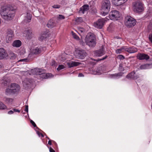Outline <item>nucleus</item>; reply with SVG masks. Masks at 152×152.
Instances as JSON below:
<instances>
[{"mask_svg": "<svg viewBox=\"0 0 152 152\" xmlns=\"http://www.w3.org/2000/svg\"><path fill=\"white\" fill-rule=\"evenodd\" d=\"M107 56H106L105 57H104V58H103L102 59H99V60H94L98 61H99L102 60H103L104 59H105L106 58H107Z\"/></svg>", "mask_w": 152, "mask_h": 152, "instance_id": "44", "label": "nucleus"}, {"mask_svg": "<svg viewBox=\"0 0 152 152\" xmlns=\"http://www.w3.org/2000/svg\"><path fill=\"white\" fill-rule=\"evenodd\" d=\"M12 90V89L11 88L10 86L9 88H8L6 90V94L8 95L9 94H10L12 93H14L13 91Z\"/></svg>", "mask_w": 152, "mask_h": 152, "instance_id": "32", "label": "nucleus"}, {"mask_svg": "<svg viewBox=\"0 0 152 152\" xmlns=\"http://www.w3.org/2000/svg\"><path fill=\"white\" fill-rule=\"evenodd\" d=\"M72 35L73 36V37L75 39L77 40H79V37L76 35V34L74 33L73 32H72Z\"/></svg>", "mask_w": 152, "mask_h": 152, "instance_id": "36", "label": "nucleus"}, {"mask_svg": "<svg viewBox=\"0 0 152 152\" xmlns=\"http://www.w3.org/2000/svg\"><path fill=\"white\" fill-rule=\"evenodd\" d=\"M148 31L151 32L148 36L149 40L152 43V24H150L148 26Z\"/></svg>", "mask_w": 152, "mask_h": 152, "instance_id": "20", "label": "nucleus"}, {"mask_svg": "<svg viewBox=\"0 0 152 152\" xmlns=\"http://www.w3.org/2000/svg\"><path fill=\"white\" fill-rule=\"evenodd\" d=\"M64 66L63 65H59L57 68V69L58 71H59L60 70L64 68Z\"/></svg>", "mask_w": 152, "mask_h": 152, "instance_id": "37", "label": "nucleus"}, {"mask_svg": "<svg viewBox=\"0 0 152 152\" xmlns=\"http://www.w3.org/2000/svg\"><path fill=\"white\" fill-rule=\"evenodd\" d=\"M12 45L13 47H19L21 45V42L19 40H16L14 41Z\"/></svg>", "mask_w": 152, "mask_h": 152, "instance_id": "28", "label": "nucleus"}, {"mask_svg": "<svg viewBox=\"0 0 152 152\" xmlns=\"http://www.w3.org/2000/svg\"><path fill=\"white\" fill-rule=\"evenodd\" d=\"M89 6L88 5H84L80 8L79 12V13L84 14V12L89 9Z\"/></svg>", "mask_w": 152, "mask_h": 152, "instance_id": "18", "label": "nucleus"}, {"mask_svg": "<svg viewBox=\"0 0 152 152\" xmlns=\"http://www.w3.org/2000/svg\"><path fill=\"white\" fill-rule=\"evenodd\" d=\"M47 137L48 140H50V138L49 137Z\"/></svg>", "mask_w": 152, "mask_h": 152, "instance_id": "56", "label": "nucleus"}, {"mask_svg": "<svg viewBox=\"0 0 152 152\" xmlns=\"http://www.w3.org/2000/svg\"><path fill=\"white\" fill-rule=\"evenodd\" d=\"M5 102L8 103H11L13 101V99L11 98H6L5 100Z\"/></svg>", "mask_w": 152, "mask_h": 152, "instance_id": "35", "label": "nucleus"}, {"mask_svg": "<svg viewBox=\"0 0 152 152\" xmlns=\"http://www.w3.org/2000/svg\"><path fill=\"white\" fill-rule=\"evenodd\" d=\"M137 57V59L140 60H148L149 58V57L148 55L141 53L138 54Z\"/></svg>", "mask_w": 152, "mask_h": 152, "instance_id": "15", "label": "nucleus"}, {"mask_svg": "<svg viewBox=\"0 0 152 152\" xmlns=\"http://www.w3.org/2000/svg\"><path fill=\"white\" fill-rule=\"evenodd\" d=\"M121 1V0H113V3L115 5L119 6L122 4Z\"/></svg>", "mask_w": 152, "mask_h": 152, "instance_id": "31", "label": "nucleus"}, {"mask_svg": "<svg viewBox=\"0 0 152 152\" xmlns=\"http://www.w3.org/2000/svg\"><path fill=\"white\" fill-rule=\"evenodd\" d=\"M25 36L27 39H31L32 36V31L31 29H27L24 31L23 32Z\"/></svg>", "mask_w": 152, "mask_h": 152, "instance_id": "14", "label": "nucleus"}, {"mask_svg": "<svg viewBox=\"0 0 152 152\" xmlns=\"http://www.w3.org/2000/svg\"><path fill=\"white\" fill-rule=\"evenodd\" d=\"M15 10L12 6H4L0 9V14L3 18L7 20H12L15 15Z\"/></svg>", "mask_w": 152, "mask_h": 152, "instance_id": "1", "label": "nucleus"}, {"mask_svg": "<svg viewBox=\"0 0 152 152\" xmlns=\"http://www.w3.org/2000/svg\"><path fill=\"white\" fill-rule=\"evenodd\" d=\"M109 17L111 20H118L120 17V14L118 11L114 10L110 12Z\"/></svg>", "mask_w": 152, "mask_h": 152, "instance_id": "7", "label": "nucleus"}, {"mask_svg": "<svg viewBox=\"0 0 152 152\" xmlns=\"http://www.w3.org/2000/svg\"><path fill=\"white\" fill-rule=\"evenodd\" d=\"M104 21L103 19H99L93 23L94 26L96 28L101 29L103 26Z\"/></svg>", "mask_w": 152, "mask_h": 152, "instance_id": "9", "label": "nucleus"}, {"mask_svg": "<svg viewBox=\"0 0 152 152\" xmlns=\"http://www.w3.org/2000/svg\"><path fill=\"white\" fill-rule=\"evenodd\" d=\"M67 65L69 68L76 66L79 65L80 63L77 62L72 61L67 63Z\"/></svg>", "mask_w": 152, "mask_h": 152, "instance_id": "19", "label": "nucleus"}, {"mask_svg": "<svg viewBox=\"0 0 152 152\" xmlns=\"http://www.w3.org/2000/svg\"><path fill=\"white\" fill-rule=\"evenodd\" d=\"M56 25L54 21L52 20H50L48 22L47 26L49 28H52Z\"/></svg>", "mask_w": 152, "mask_h": 152, "instance_id": "25", "label": "nucleus"}, {"mask_svg": "<svg viewBox=\"0 0 152 152\" xmlns=\"http://www.w3.org/2000/svg\"><path fill=\"white\" fill-rule=\"evenodd\" d=\"M7 106L2 102H0V110H4L7 109Z\"/></svg>", "mask_w": 152, "mask_h": 152, "instance_id": "33", "label": "nucleus"}, {"mask_svg": "<svg viewBox=\"0 0 152 152\" xmlns=\"http://www.w3.org/2000/svg\"><path fill=\"white\" fill-rule=\"evenodd\" d=\"M125 51L130 53H134L137 51V49L134 46L128 47L125 46Z\"/></svg>", "mask_w": 152, "mask_h": 152, "instance_id": "13", "label": "nucleus"}, {"mask_svg": "<svg viewBox=\"0 0 152 152\" xmlns=\"http://www.w3.org/2000/svg\"><path fill=\"white\" fill-rule=\"evenodd\" d=\"M105 53L104 51V49L103 47H102L99 50H97L95 51L94 55L97 56H101L103 55Z\"/></svg>", "mask_w": 152, "mask_h": 152, "instance_id": "16", "label": "nucleus"}, {"mask_svg": "<svg viewBox=\"0 0 152 152\" xmlns=\"http://www.w3.org/2000/svg\"><path fill=\"white\" fill-rule=\"evenodd\" d=\"M111 6L110 0H103L101 3V11L102 15L105 16L107 14L110 9Z\"/></svg>", "mask_w": 152, "mask_h": 152, "instance_id": "2", "label": "nucleus"}, {"mask_svg": "<svg viewBox=\"0 0 152 152\" xmlns=\"http://www.w3.org/2000/svg\"><path fill=\"white\" fill-rule=\"evenodd\" d=\"M10 87L12 89L14 93L16 92L19 91L20 87L19 85L13 83L11 84Z\"/></svg>", "mask_w": 152, "mask_h": 152, "instance_id": "17", "label": "nucleus"}, {"mask_svg": "<svg viewBox=\"0 0 152 152\" xmlns=\"http://www.w3.org/2000/svg\"><path fill=\"white\" fill-rule=\"evenodd\" d=\"M1 19L0 18V24H1Z\"/></svg>", "mask_w": 152, "mask_h": 152, "instance_id": "55", "label": "nucleus"}, {"mask_svg": "<svg viewBox=\"0 0 152 152\" xmlns=\"http://www.w3.org/2000/svg\"><path fill=\"white\" fill-rule=\"evenodd\" d=\"M52 76L51 73L42 72L40 75V77L43 79H47Z\"/></svg>", "mask_w": 152, "mask_h": 152, "instance_id": "23", "label": "nucleus"}, {"mask_svg": "<svg viewBox=\"0 0 152 152\" xmlns=\"http://www.w3.org/2000/svg\"><path fill=\"white\" fill-rule=\"evenodd\" d=\"M84 76V75L81 73H80L78 74V76L81 77H83Z\"/></svg>", "mask_w": 152, "mask_h": 152, "instance_id": "51", "label": "nucleus"}, {"mask_svg": "<svg viewBox=\"0 0 152 152\" xmlns=\"http://www.w3.org/2000/svg\"><path fill=\"white\" fill-rule=\"evenodd\" d=\"M75 55L77 58L83 59L87 56V53L85 50L77 49L75 51Z\"/></svg>", "mask_w": 152, "mask_h": 152, "instance_id": "5", "label": "nucleus"}, {"mask_svg": "<svg viewBox=\"0 0 152 152\" xmlns=\"http://www.w3.org/2000/svg\"><path fill=\"white\" fill-rule=\"evenodd\" d=\"M13 31L11 29H8L7 32L6 41L7 43H9L13 40L14 37Z\"/></svg>", "mask_w": 152, "mask_h": 152, "instance_id": "8", "label": "nucleus"}, {"mask_svg": "<svg viewBox=\"0 0 152 152\" xmlns=\"http://www.w3.org/2000/svg\"><path fill=\"white\" fill-rule=\"evenodd\" d=\"M55 64V61L54 60H53L52 61L51 64L52 66H53Z\"/></svg>", "mask_w": 152, "mask_h": 152, "instance_id": "50", "label": "nucleus"}, {"mask_svg": "<svg viewBox=\"0 0 152 152\" xmlns=\"http://www.w3.org/2000/svg\"><path fill=\"white\" fill-rule=\"evenodd\" d=\"M24 72L25 73H26V75H28V74L29 75H31V74L29 73V72H28V71H24Z\"/></svg>", "mask_w": 152, "mask_h": 152, "instance_id": "49", "label": "nucleus"}, {"mask_svg": "<svg viewBox=\"0 0 152 152\" xmlns=\"http://www.w3.org/2000/svg\"><path fill=\"white\" fill-rule=\"evenodd\" d=\"M30 122L34 127H36L37 126L34 122L32 120H31L30 121Z\"/></svg>", "mask_w": 152, "mask_h": 152, "instance_id": "42", "label": "nucleus"}, {"mask_svg": "<svg viewBox=\"0 0 152 152\" xmlns=\"http://www.w3.org/2000/svg\"><path fill=\"white\" fill-rule=\"evenodd\" d=\"M31 19V15L28 13H26L25 14V18L24 21L26 23H29L30 22Z\"/></svg>", "mask_w": 152, "mask_h": 152, "instance_id": "24", "label": "nucleus"}, {"mask_svg": "<svg viewBox=\"0 0 152 152\" xmlns=\"http://www.w3.org/2000/svg\"><path fill=\"white\" fill-rule=\"evenodd\" d=\"M25 111L27 112L28 111V105H26Z\"/></svg>", "mask_w": 152, "mask_h": 152, "instance_id": "48", "label": "nucleus"}, {"mask_svg": "<svg viewBox=\"0 0 152 152\" xmlns=\"http://www.w3.org/2000/svg\"><path fill=\"white\" fill-rule=\"evenodd\" d=\"M125 46H123L121 47L120 48L117 49L115 50V52L117 54L121 53L125 51Z\"/></svg>", "mask_w": 152, "mask_h": 152, "instance_id": "29", "label": "nucleus"}, {"mask_svg": "<svg viewBox=\"0 0 152 152\" xmlns=\"http://www.w3.org/2000/svg\"><path fill=\"white\" fill-rule=\"evenodd\" d=\"M123 74L124 73L120 72L117 73H115L114 74H113L110 75V77L114 79L118 78L121 77L122 76Z\"/></svg>", "mask_w": 152, "mask_h": 152, "instance_id": "21", "label": "nucleus"}, {"mask_svg": "<svg viewBox=\"0 0 152 152\" xmlns=\"http://www.w3.org/2000/svg\"><path fill=\"white\" fill-rule=\"evenodd\" d=\"M58 19H63L65 18V17L61 15H58Z\"/></svg>", "mask_w": 152, "mask_h": 152, "instance_id": "38", "label": "nucleus"}, {"mask_svg": "<svg viewBox=\"0 0 152 152\" xmlns=\"http://www.w3.org/2000/svg\"><path fill=\"white\" fill-rule=\"evenodd\" d=\"M78 31L82 33L85 31V29L84 28L81 27H79L78 28Z\"/></svg>", "mask_w": 152, "mask_h": 152, "instance_id": "39", "label": "nucleus"}, {"mask_svg": "<svg viewBox=\"0 0 152 152\" xmlns=\"http://www.w3.org/2000/svg\"><path fill=\"white\" fill-rule=\"evenodd\" d=\"M126 25L129 27L134 26L136 23V20L130 16H127L125 18Z\"/></svg>", "mask_w": 152, "mask_h": 152, "instance_id": "6", "label": "nucleus"}, {"mask_svg": "<svg viewBox=\"0 0 152 152\" xmlns=\"http://www.w3.org/2000/svg\"><path fill=\"white\" fill-rule=\"evenodd\" d=\"M7 53L3 48H0V59L4 58L7 55Z\"/></svg>", "mask_w": 152, "mask_h": 152, "instance_id": "22", "label": "nucleus"}, {"mask_svg": "<svg viewBox=\"0 0 152 152\" xmlns=\"http://www.w3.org/2000/svg\"><path fill=\"white\" fill-rule=\"evenodd\" d=\"M75 21L77 24L82 22L83 21L82 18L81 17L77 18Z\"/></svg>", "mask_w": 152, "mask_h": 152, "instance_id": "34", "label": "nucleus"}, {"mask_svg": "<svg viewBox=\"0 0 152 152\" xmlns=\"http://www.w3.org/2000/svg\"><path fill=\"white\" fill-rule=\"evenodd\" d=\"M133 10L137 12H142L143 10V4L140 1H137L133 3Z\"/></svg>", "mask_w": 152, "mask_h": 152, "instance_id": "4", "label": "nucleus"}, {"mask_svg": "<svg viewBox=\"0 0 152 152\" xmlns=\"http://www.w3.org/2000/svg\"><path fill=\"white\" fill-rule=\"evenodd\" d=\"M12 110L14 112L20 113V112L19 110L14 108H13Z\"/></svg>", "mask_w": 152, "mask_h": 152, "instance_id": "41", "label": "nucleus"}, {"mask_svg": "<svg viewBox=\"0 0 152 152\" xmlns=\"http://www.w3.org/2000/svg\"><path fill=\"white\" fill-rule=\"evenodd\" d=\"M122 66H121V65H120V66H119V69L121 71H124V69L123 68H122Z\"/></svg>", "mask_w": 152, "mask_h": 152, "instance_id": "47", "label": "nucleus"}, {"mask_svg": "<svg viewBox=\"0 0 152 152\" xmlns=\"http://www.w3.org/2000/svg\"><path fill=\"white\" fill-rule=\"evenodd\" d=\"M45 49V47L43 48L42 47H36L32 50L31 53L33 54H38L40 53L43 50Z\"/></svg>", "mask_w": 152, "mask_h": 152, "instance_id": "11", "label": "nucleus"}, {"mask_svg": "<svg viewBox=\"0 0 152 152\" xmlns=\"http://www.w3.org/2000/svg\"><path fill=\"white\" fill-rule=\"evenodd\" d=\"M33 82V80L30 79H26L23 81V84L25 88L30 87Z\"/></svg>", "mask_w": 152, "mask_h": 152, "instance_id": "12", "label": "nucleus"}, {"mask_svg": "<svg viewBox=\"0 0 152 152\" xmlns=\"http://www.w3.org/2000/svg\"><path fill=\"white\" fill-rule=\"evenodd\" d=\"M150 64H146L141 65L140 68L141 69H147L150 68Z\"/></svg>", "mask_w": 152, "mask_h": 152, "instance_id": "30", "label": "nucleus"}, {"mask_svg": "<svg viewBox=\"0 0 152 152\" xmlns=\"http://www.w3.org/2000/svg\"><path fill=\"white\" fill-rule=\"evenodd\" d=\"M48 35L46 32H44L40 34V37H39V39L40 41H42L47 38Z\"/></svg>", "mask_w": 152, "mask_h": 152, "instance_id": "26", "label": "nucleus"}, {"mask_svg": "<svg viewBox=\"0 0 152 152\" xmlns=\"http://www.w3.org/2000/svg\"><path fill=\"white\" fill-rule=\"evenodd\" d=\"M49 151L50 152H55V151L51 147L49 148Z\"/></svg>", "mask_w": 152, "mask_h": 152, "instance_id": "45", "label": "nucleus"}, {"mask_svg": "<svg viewBox=\"0 0 152 152\" xmlns=\"http://www.w3.org/2000/svg\"><path fill=\"white\" fill-rule=\"evenodd\" d=\"M53 7L54 8H59L60 7V6L58 5H54L53 6Z\"/></svg>", "mask_w": 152, "mask_h": 152, "instance_id": "43", "label": "nucleus"}, {"mask_svg": "<svg viewBox=\"0 0 152 152\" xmlns=\"http://www.w3.org/2000/svg\"><path fill=\"white\" fill-rule=\"evenodd\" d=\"M39 136H41L42 137H44L43 135L41 133H39Z\"/></svg>", "mask_w": 152, "mask_h": 152, "instance_id": "53", "label": "nucleus"}, {"mask_svg": "<svg viewBox=\"0 0 152 152\" xmlns=\"http://www.w3.org/2000/svg\"><path fill=\"white\" fill-rule=\"evenodd\" d=\"M85 42L89 47H94L96 42V38L94 34L92 33H88L86 36Z\"/></svg>", "mask_w": 152, "mask_h": 152, "instance_id": "3", "label": "nucleus"}, {"mask_svg": "<svg viewBox=\"0 0 152 152\" xmlns=\"http://www.w3.org/2000/svg\"><path fill=\"white\" fill-rule=\"evenodd\" d=\"M14 113V111L12 110H10V111H8V113L9 114L11 115L13 114Z\"/></svg>", "mask_w": 152, "mask_h": 152, "instance_id": "46", "label": "nucleus"}, {"mask_svg": "<svg viewBox=\"0 0 152 152\" xmlns=\"http://www.w3.org/2000/svg\"><path fill=\"white\" fill-rule=\"evenodd\" d=\"M126 77L130 79H136L139 78V76L136 74L135 72L133 71L128 74Z\"/></svg>", "mask_w": 152, "mask_h": 152, "instance_id": "10", "label": "nucleus"}, {"mask_svg": "<svg viewBox=\"0 0 152 152\" xmlns=\"http://www.w3.org/2000/svg\"><path fill=\"white\" fill-rule=\"evenodd\" d=\"M48 144L50 145H52L51 141V140H49L48 142Z\"/></svg>", "mask_w": 152, "mask_h": 152, "instance_id": "52", "label": "nucleus"}, {"mask_svg": "<svg viewBox=\"0 0 152 152\" xmlns=\"http://www.w3.org/2000/svg\"><path fill=\"white\" fill-rule=\"evenodd\" d=\"M118 57L119 59H124L125 58L124 56L121 55H119Z\"/></svg>", "mask_w": 152, "mask_h": 152, "instance_id": "40", "label": "nucleus"}, {"mask_svg": "<svg viewBox=\"0 0 152 152\" xmlns=\"http://www.w3.org/2000/svg\"><path fill=\"white\" fill-rule=\"evenodd\" d=\"M27 59H21L19 61H26V60H27Z\"/></svg>", "mask_w": 152, "mask_h": 152, "instance_id": "54", "label": "nucleus"}, {"mask_svg": "<svg viewBox=\"0 0 152 152\" xmlns=\"http://www.w3.org/2000/svg\"><path fill=\"white\" fill-rule=\"evenodd\" d=\"M32 72H34V74L37 75H40L41 74L42 72L43 71L42 69H41L35 68L33 70H32Z\"/></svg>", "mask_w": 152, "mask_h": 152, "instance_id": "27", "label": "nucleus"}]
</instances>
